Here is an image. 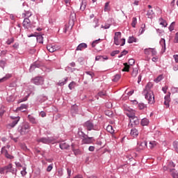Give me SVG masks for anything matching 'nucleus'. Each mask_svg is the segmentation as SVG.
I'll use <instances>...</instances> for the list:
<instances>
[{"label": "nucleus", "instance_id": "1", "mask_svg": "<svg viewBox=\"0 0 178 178\" xmlns=\"http://www.w3.org/2000/svg\"><path fill=\"white\" fill-rule=\"evenodd\" d=\"M153 86L154 85L152 83L149 82L142 92V94L145 96V99L148 101V104H150L151 105H152V104H155V97L154 96V92L151 90V88H152Z\"/></svg>", "mask_w": 178, "mask_h": 178}, {"label": "nucleus", "instance_id": "2", "mask_svg": "<svg viewBox=\"0 0 178 178\" xmlns=\"http://www.w3.org/2000/svg\"><path fill=\"white\" fill-rule=\"evenodd\" d=\"M31 127L29 122H23L20 125H19L17 131L19 132L21 136H26V134H29L30 131V129Z\"/></svg>", "mask_w": 178, "mask_h": 178}, {"label": "nucleus", "instance_id": "3", "mask_svg": "<svg viewBox=\"0 0 178 178\" xmlns=\"http://www.w3.org/2000/svg\"><path fill=\"white\" fill-rule=\"evenodd\" d=\"M4 170L6 172V175H8V173H12V175L17 176V169L13 168V165L12 163H9L8 165L4 166Z\"/></svg>", "mask_w": 178, "mask_h": 178}, {"label": "nucleus", "instance_id": "4", "mask_svg": "<svg viewBox=\"0 0 178 178\" xmlns=\"http://www.w3.org/2000/svg\"><path fill=\"white\" fill-rule=\"evenodd\" d=\"M83 127H85L88 131H91V130H97V127L94 125V123L91 120H88L84 122Z\"/></svg>", "mask_w": 178, "mask_h": 178}, {"label": "nucleus", "instance_id": "5", "mask_svg": "<svg viewBox=\"0 0 178 178\" xmlns=\"http://www.w3.org/2000/svg\"><path fill=\"white\" fill-rule=\"evenodd\" d=\"M31 83L35 86H42L44 84V78L42 76H36L31 79Z\"/></svg>", "mask_w": 178, "mask_h": 178}, {"label": "nucleus", "instance_id": "6", "mask_svg": "<svg viewBox=\"0 0 178 178\" xmlns=\"http://www.w3.org/2000/svg\"><path fill=\"white\" fill-rule=\"evenodd\" d=\"M38 143H42V144H51L54 142V138L42 137L37 139Z\"/></svg>", "mask_w": 178, "mask_h": 178}, {"label": "nucleus", "instance_id": "7", "mask_svg": "<svg viewBox=\"0 0 178 178\" xmlns=\"http://www.w3.org/2000/svg\"><path fill=\"white\" fill-rule=\"evenodd\" d=\"M124 113L129 118V120L136 116V111L129 107L124 108Z\"/></svg>", "mask_w": 178, "mask_h": 178}, {"label": "nucleus", "instance_id": "8", "mask_svg": "<svg viewBox=\"0 0 178 178\" xmlns=\"http://www.w3.org/2000/svg\"><path fill=\"white\" fill-rule=\"evenodd\" d=\"M144 54L147 56H149V55H151V54H152V56H156L157 52L155 49L147 48L144 49Z\"/></svg>", "mask_w": 178, "mask_h": 178}, {"label": "nucleus", "instance_id": "9", "mask_svg": "<svg viewBox=\"0 0 178 178\" xmlns=\"http://www.w3.org/2000/svg\"><path fill=\"white\" fill-rule=\"evenodd\" d=\"M95 141L93 137H88V135L86 138H82V144H92Z\"/></svg>", "mask_w": 178, "mask_h": 178}, {"label": "nucleus", "instance_id": "10", "mask_svg": "<svg viewBox=\"0 0 178 178\" xmlns=\"http://www.w3.org/2000/svg\"><path fill=\"white\" fill-rule=\"evenodd\" d=\"M122 38V33L120 32H115L114 35V44L115 45H120V42L119 39Z\"/></svg>", "mask_w": 178, "mask_h": 178}, {"label": "nucleus", "instance_id": "11", "mask_svg": "<svg viewBox=\"0 0 178 178\" xmlns=\"http://www.w3.org/2000/svg\"><path fill=\"white\" fill-rule=\"evenodd\" d=\"M145 148H147V141L144 140L143 142L138 143V151H143V149H145Z\"/></svg>", "mask_w": 178, "mask_h": 178}, {"label": "nucleus", "instance_id": "12", "mask_svg": "<svg viewBox=\"0 0 178 178\" xmlns=\"http://www.w3.org/2000/svg\"><path fill=\"white\" fill-rule=\"evenodd\" d=\"M1 154L7 158V159H13L15 156L9 154V152H8V150L5 147L1 148Z\"/></svg>", "mask_w": 178, "mask_h": 178}, {"label": "nucleus", "instance_id": "13", "mask_svg": "<svg viewBox=\"0 0 178 178\" xmlns=\"http://www.w3.org/2000/svg\"><path fill=\"white\" fill-rule=\"evenodd\" d=\"M10 118L11 119H13V122L10 123V127H15V126H16V124L19 123V120H20V117L11 116Z\"/></svg>", "mask_w": 178, "mask_h": 178}, {"label": "nucleus", "instance_id": "14", "mask_svg": "<svg viewBox=\"0 0 178 178\" xmlns=\"http://www.w3.org/2000/svg\"><path fill=\"white\" fill-rule=\"evenodd\" d=\"M23 27L24 29H29L31 26V21L28 17L24 18L23 22Z\"/></svg>", "mask_w": 178, "mask_h": 178}, {"label": "nucleus", "instance_id": "15", "mask_svg": "<svg viewBox=\"0 0 178 178\" xmlns=\"http://www.w3.org/2000/svg\"><path fill=\"white\" fill-rule=\"evenodd\" d=\"M129 120L131 123V122H133L134 126H138V124H140V120H138V118H137L136 115L132 117V118H131Z\"/></svg>", "mask_w": 178, "mask_h": 178}, {"label": "nucleus", "instance_id": "16", "mask_svg": "<svg viewBox=\"0 0 178 178\" xmlns=\"http://www.w3.org/2000/svg\"><path fill=\"white\" fill-rule=\"evenodd\" d=\"M86 48H87V44L81 43L77 46L76 51H83V49H86Z\"/></svg>", "mask_w": 178, "mask_h": 178}, {"label": "nucleus", "instance_id": "17", "mask_svg": "<svg viewBox=\"0 0 178 178\" xmlns=\"http://www.w3.org/2000/svg\"><path fill=\"white\" fill-rule=\"evenodd\" d=\"M47 49L49 52H55L58 49V48L55 45L49 44L47 47Z\"/></svg>", "mask_w": 178, "mask_h": 178}, {"label": "nucleus", "instance_id": "18", "mask_svg": "<svg viewBox=\"0 0 178 178\" xmlns=\"http://www.w3.org/2000/svg\"><path fill=\"white\" fill-rule=\"evenodd\" d=\"M28 119L32 124H37L38 123V121L35 119V118L33 117V115H28Z\"/></svg>", "mask_w": 178, "mask_h": 178}, {"label": "nucleus", "instance_id": "19", "mask_svg": "<svg viewBox=\"0 0 178 178\" xmlns=\"http://www.w3.org/2000/svg\"><path fill=\"white\" fill-rule=\"evenodd\" d=\"M59 147L60 149H68L70 146L67 143L62 142L60 143Z\"/></svg>", "mask_w": 178, "mask_h": 178}, {"label": "nucleus", "instance_id": "20", "mask_svg": "<svg viewBox=\"0 0 178 178\" xmlns=\"http://www.w3.org/2000/svg\"><path fill=\"white\" fill-rule=\"evenodd\" d=\"M170 172L172 178H178V172L175 168H170Z\"/></svg>", "mask_w": 178, "mask_h": 178}, {"label": "nucleus", "instance_id": "21", "mask_svg": "<svg viewBox=\"0 0 178 178\" xmlns=\"http://www.w3.org/2000/svg\"><path fill=\"white\" fill-rule=\"evenodd\" d=\"M159 24L163 27H167L168 26V22H166V20L163 19V18L161 17L159 19Z\"/></svg>", "mask_w": 178, "mask_h": 178}, {"label": "nucleus", "instance_id": "22", "mask_svg": "<svg viewBox=\"0 0 178 178\" xmlns=\"http://www.w3.org/2000/svg\"><path fill=\"white\" fill-rule=\"evenodd\" d=\"M160 45H161L162 49H163V52H165V51H166V41L165 39L162 38L160 40Z\"/></svg>", "mask_w": 178, "mask_h": 178}, {"label": "nucleus", "instance_id": "23", "mask_svg": "<svg viewBox=\"0 0 178 178\" xmlns=\"http://www.w3.org/2000/svg\"><path fill=\"white\" fill-rule=\"evenodd\" d=\"M131 137L136 138L138 136V131L136 129H132L130 133Z\"/></svg>", "mask_w": 178, "mask_h": 178}, {"label": "nucleus", "instance_id": "24", "mask_svg": "<svg viewBox=\"0 0 178 178\" xmlns=\"http://www.w3.org/2000/svg\"><path fill=\"white\" fill-rule=\"evenodd\" d=\"M67 80L68 78H64L63 80H60L58 83V86H60V87H62V86H65V84H66V83H67Z\"/></svg>", "mask_w": 178, "mask_h": 178}, {"label": "nucleus", "instance_id": "25", "mask_svg": "<svg viewBox=\"0 0 178 178\" xmlns=\"http://www.w3.org/2000/svg\"><path fill=\"white\" fill-rule=\"evenodd\" d=\"M140 124H142V126H148V124H149V120L147 118H143Z\"/></svg>", "mask_w": 178, "mask_h": 178}, {"label": "nucleus", "instance_id": "26", "mask_svg": "<svg viewBox=\"0 0 178 178\" xmlns=\"http://www.w3.org/2000/svg\"><path fill=\"white\" fill-rule=\"evenodd\" d=\"M147 16L148 17L149 19H152V17L155 16V13H154V10H147Z\"/></svg>", "mask_w": 178, "mask_h": 178}, {"label": "nucleus", "instance_id": "27", "mask_svg": "<svg viewBox=\"0 0 178 178\" xmlns=\"http://www.w3.org/2000/svg\"><path fill=\"white\" fill-rule=\"evenodd\" d=\"M36 40L39 44H42L44 42V37H42L41 35H37Z\"/></svg>", "mask_w": 178, "mask_h": 178}, {"label": "nucleus", "instance_id": "28", "mask_svg": "<svg viewBox=\"0 0 178 178\" xmlns=\"http://www.w3.org/2000/svg\"><path fill=\"white\" fill-rule=\"evenodd\" d=\"M78 135L83 140V138H86L87 137V134H85V133L83 131H78Z\"/></svg>", "mask_w": 178, "mask_h": 178}, {"label": "nucleus", "instance_id": "29", "mask_svg": "<svg viewBox=\"0 0 178 178\" xmlns=\"http://www.w3.org/2000/svg\"><path fill=\"white\" fill-rule=\"evenodd\" d=\"M106 95V92L105 91H101L99 92L97 95H96V98L97 99H99V97H101V98H102L103 97H105Z\"/></svg>", "mask_w": 178, "mask_h": 178}, {"label": "nucleus", "instance_id": "30", "mask_svg": "<svg viewBox=\"0 0 178 178\" xmlns=\"http://www.w3.org/2000/svg\"><path fill=\"white\" fill-rule=\"evenodd\" d=\"M12 76L10 74H6L3 78L0 79V83H3V81H6L8 79H10Z\"/></svg>", "mask_w": 178, "mask_h": 178}, {"label": "nucleus", "instance_id": "31", "mask_svg": "<svg viewBox=\"0 0 178 178\" xmlns=\"http://www.w3.org/2000/svg\"><path fill=\"white\" fill-rule=\"evenodd\" d=\"M106 131L108 133H111V134H113V133H115V130L113 129V127H112V125H108L106 127Z\"/></svg>", "mask_w": 178, "mask_h": 178}, {"label": "nucleus", "instance_id": "32", "mask_svg": "<svg viewBox=\"0 0 178 178\" xmlns=\"http://www.w3.org/2000/svg\"><path fill=\"white\" fill-rule=\"evenodd\" d=\"M27 108L26 104H21V106L18 108H17V111H22V112H24V109H26Z\"/></svg>", "mask_w": 178, "mask_h": 178}, {"label": "nucleus", "instance_id": "33", "mask_svg": "<svg viewBox=\"0 0 178 178\" xmlns=\"http://www.w3.org/2000/svg\"><path fill=\"white\" fill-rule=\"evenodd\" d=\"M156 141L155 140H152L149 142V148H151V149H152V148H154L155 147H156Z\"/></svg>", "mask_w": 178, "mask_h": 178}, {"label": "nucleus", "instance_id": "34", "mask_svg": "<svg viewBox=\"0 0 178 178\" xmlns=\"http://www.w3.org/2000/svg\"><path fill=\"white\" fill-rule=\"evenodd\" d=\"M27 168L26 166L22 167V170L21 171V175L22 177H24L27 175V171H26Z\"/></svg>", "mask_w": 178, "mask_h": 178}, {"label": "nucleus", "instance_id": "35", "mask_svg": "<svg viewBox=\"0 0 178 178\" xmlns=\"http://www.w3.org/2000/svg\"><path fill=\"white\" fill-rule=\"evenodd\" d=\"M124 68L122 70V72H129L130 65L127 64V63H124Z\"/></svg>", "mask_w": 178, "mask_h": 178}, {"label": "nucleus", "instance_id": "36", "mask_svg": "<svg viewBox=\"0 0 178 178\" xmlns=\"http://www.w3.org/2000/svg\"><path fill=\"white\" fill-rule=\"evenodd\" d=\"M127 42L129 44H133V42H136V38H134V36L129 37Z\"/></svg>", "mask_w": 178, "mask_h": 178}, {"label": "nucleus", "instance_id": "37", "mask_svg": "<svg viewBox=\"0 0 178 178\" xmlns=\"http://www.w3.org/2000/svg\"><path fill=\"white\" fill-rule=\"evenodd\" d=\"M57 176H58V177H62V176H63V170L62 168L58 170Z\"/></svg>", "mask_w": 178, "mask_h": 178}, {"label": "nucleus", "instance_id": "38", "mask_svg": "<svg viewBox=\"0 0 178 178\" xmlns=\"http://www.w3.org/2000/svg\"><path fill=\"white\" fill-rule=\"evenodd\" d=\"M75 86H76V82H74V81H72L68 85V87H69L70 90H73V88H74Z\"/></svg>", "mask_w": 178, "mask_h": 178}, {"label": "nucleus", "instance_id": "39", "mask_svg": "<svg viewBox=\"0 0 178 178\" xmlns=\"http://www.w3.org/2000/svg\"><path fill=\"white\" fill-rule=\"evenodd\" d=\"M176 165H175V163H173L172 161H170L168 164V168H169V172H170V169H174V168Z\"/></svg>", "mask_w": 178, "mask_h": 178}, {"label": "nucleus", "instance_id": "40", "mask_svg": "<svg viewBox=\"0 0 178 178\" xmlns=\"http://www.w3.org/2000/svg\"><path fill=\"white\" fill-rule=\"evenodd\" d=\"M136 24H137V18L136 17H133L132 18V23H131L132 27L135 28Z\"/></svg>", "mask_w": 178, "mask_h": 178}, {"label": "nucleus", "instance_id": "41", "mask_svg": "<svg viewBox=\"0 0 178 178\" xmlns=\"http://www.w3.org/2000/svg\"><path fill=\"white\" fill-rule=\"evenodd\" d=\"M175 22L171 23V24L168 27V29H169L170 31H173L175 30Z\"/></svg>", "mask_w": 178, "mask_h": 178}, {"label": "nucleus", "instance_id": "42", "mask_svg": "<svg viewBox=\"0 0 178 178\" xmlns=\"http://www.w3.org/2000/svg\"><path fill=\"white\" fill-rule=\"evenodd\" d=\"M120 79V74H117L114 76V79H113V81H119V80Z\"/></svg>", "mask_w": 178, "mask_h": 178}, {"label": "nucleus", "instance_id": "43", "mask_svg": "<svg viewBox=\"0 0 178 178\" xmlns=\"http://www.w3.org/2000/svg\"><path fill=\"white\" fill-rule=\"evenodd\" d=\"M37 68V65L33 64L31 65L30 68H29V72H34V70H35V69Z\"/></svg>", "mask_w": 178, "mask_h": 178}, {"label": "nucleus", "instance_id": "44", "mask_svg": "<svg viewBox=\"0 0 178 178\" xmlns=\"http://www.w3.org/2000/svg\"><path fill=\"white\" fill-rule=\"evenodd\" d=\"M162 79L163 76L162 75H159L156 79H154L155 83H159V81H162Z\"/></svg>", "mask_w": 178, "mask_h": 178}, {"label": "nucleus", "instance_id": "45", "mask_svg": "<svg viewBox=\"0 0 178 178\" xmlns=\"http://www.w3.org/2000/svg\"><path fill=\"white\" fill-rule=\"evenodd\" d=\"M13 42H15V38H10V39H8L7 41H6V44L8 45H10V44H13Z\"/></svg>", "mask_w": 178, "mask_h": 178}, {"label": "nucleus", "instance_id": "46", "mask_svg": "<svg viewBox=\"0 0 178 178\" xmlns=\"http://www.w3.org/2000/svg\"><path fill=\"white\" fill-rule=\"evenodd\" d=\"M120 53V51L119 50H115L111 53V56H115V55H118Z\"/></svg>", "mask_w": 178, "mask_h": 178}, {"label": "nucleus", "instance_id": "47", "mask_svg": "<svg viewBox=\"0 0 178 178\" xmlns=\"http://www.w3.org/2000/svg\"><path fill=\"white\" fill-rule=\"evenodd\" d=\"M6 66V61L5 60H0V67L3 69Z\"/></svg>", "mask_w": 178, "mask_h": 178}, {"label": "nucleus", "instance_id": "48", "mask_svg": "<svg viewBox=\"0 0 178 178\" xmlns=\"http://www.w3.org/2000/svg\"><path fill=\"white\" fill-rule=\"evenodd\" d=\"M86 3H84L83 1L81 2V6H80V9L81 10H86Z\"/></svg>", "mask_w": 178, "mask_h": 178}, {"label": "nucleus", "instance_id": "49", "mask_svg": "<svg viewBox=\"0 0 178 178\" xmlns=\"http://www.w3.org/2000/svg\"><path fill=\"white\" fill-rule=\"evenodd\" d=\"M128 63H129V65L130 66H133V65H134V64L136 63V60H134V59H133V58H130V59L129 60Z\"/></svg>", "mask_w": 178, "mask_h": 178}, {"label": "nucleus", "instance_id": "50", "mask_svg": "<svg viewBox=\"0 0 178 178\" xmlns=\"http://www.w3.org/2000/svg\"><path fill=\"white\" fill-rule=\"evenodd\" d=\"M31 15H32L31 12H30V11H25L24 17H27L29 19V17H31Z\"/></svg>", "mask_w": 178, "mask_h": 178}, {"label": "nucleus", "instance_id": "51", "mask_svg": "<svg viewBox=\"0 0 178 178\" xmlns=\"http://www.w3.org/2000/svg\"><path fill=\"white\" fill-rule=\"evenodd\" d=\"M128 51L126 50H124L121 52L120 55L118 56V58H122V56H124V55H127Z\"/></svg>", "mask_w": 178, "mask_h": 178}, {"label": "nucleus", "instance_id": "52", "mask_svg": "<svg viewBox=\"0 0 178 178\" xmlns=\"http://www.w3.org/2000/svg\"><path fill=\"white\" fill-rule=\"evenodd\" d=\"M165 101L170 102V92H168L167 95L164 97Z\"/></svg>", "mask_w": 178, "mask_h": 178}, {"label": "nucleus", "instance_id": "53", "mask_svg": "<svg viewBox=\"0 0 178 178\" xmlns=\"http://www.w3.org/2000/svg\"><path fill=\"white\" fill-rule=\"evenodd\" d=\"M137 74H138V71L134 70L131 74L132 77H137Z\"/></svg>", "mask_w": 178, "mask_h": 178}, {"label": "nucleus", "instance_id": "54", "mask_svg": "<svg viewBox=\"0 0 178 178\" xmlns=\"http://www.w3.org/2000/svg\"><path fill=\"white\" fill-rule=\"evenodd\" d=\"M140 34H143V33H144V31H145V24H142L141 25V28L140 29Z\"/></svg>", "mask_w": 178, "mask_h": 178}, {"label": "nucleus", "instance_id": "55", "mask_svg": "<svg viewBox=\"0 0 178 178\" xmlns=\"http://www.w3.org/2000/svg\"><path fill=\"white\" fill-rule=\"evenodd\" d=\"M100 39L96 40L92 42V48H95V45L99 42Z\"/></svg>", "mask_w": 178, "mask_h": 178}, {"label": "nucleus", "instance_id": "56", "mask_svg": "<svg viewBox=\"0 0 178 178\" xmlns=\"http://www.w3.org/2000/svg\"><path fill=\"white\" fill-rule=\"evenodd\" d=\"M104 10L105 12H108V10H109V2H106L105 3Z\"/></svg>", "mask_w": 178, "mask_h": 178}, {"label": "nucleus", "instance_id": "57", "mask_svg": "<svg viewBox=\"0 0 178 178\" xmlns=\"http://www.w3.org/2000/svg\"><path fill=\"white\" fill-rule=\"evenodd\" d=\"M70 17L71 20H74L76 19V13L71 12Z\"/></svg>", "mask_w": 178, "mask_h": 178}, {"label": "nucleus", "instance_id": "58", "mask_svg": "<svg viewBox=\"0 0 178 178\" xmlns=\"http://www.w3.org/2000/svg\"><path fill=\"white\" fill-rule=\"evenodd\" d=\"M52 169H54V164H50L47 168V172H51Z\"/></svg>", "mask_w": 178, "mask_h": 178}, {"label": "nucleus", "instance_id": "59", "mask_svg": "<svg viewBox=\"0 0 178 178\" xmlns=\"http://www.w3.org/2000/svg\"><path fill=\"white\" fill-rule=\"evenodd\" d=\"M86 74H88V76H90L91 79H92V77L95 76L94 72H86Z\"/></svg>", "mask_w": 178, "mask_h": 178}, {"label": "nucleus", "instance_id": "60", "mask_svg": "<svg viewBox=\"0 0 178 178\" xmlns=\"http://www.w3.org/2000/svg\"><path fill=\"white\" fill-rule=\"evenodd\" d=\"M109 27H111V24H107L105 26H104V25L101 26V28L104 29L105 30H106L107 29H109Z\"/></svg>", "mask_w": 178, "mask_h": 178}, {"label": "nucleus", "instance_id": "61", "mask_svg": "<svg viewBox=\"0 0 178 178\" xmlns=\"http://www.w3.org/2000/svg\"><path fill=\"white\" fill-rule=\"evenodd\" d=\"M138 108L139 109H144V108H145V104H144V103H140L138 104Z\"/></svg>", "mask_w": 178, "mask_h": 178}, {"label": "nucleus", "instance_id": "62", "mask_svg": "<svg viewBox=\"0 0 178 178\" xmlns=\"http://www.w3.org/2000/svg\"><path fill=\"white\" fill-rule=\"evenodd\" d=\"M94 23H95V25H93V27L95 29H97V27H98V26H99V24H98V19H95Z\"/></svg>", "mask_w": 178, "mask_h": 178}, {"label": "nucleus", "instance_id": "63", "mask_svg": "<svg viewBox=\"0 0 178 178\" xmlns=\"http://www.w3.org/2000/svg\"><path fill=\"white\" fill-rule=\"evenodd\" d=\"M103 58H104V56H97L95 57V60H102Z\"/></svg>", "mask_w": 178, "mask_h": 178}, {"label": "nucleus", "instance_id": "64", "mask_svg": "<svg viewBox=\"0 0 178 178\" xmlns=\"http://www.w3.org/2000/svg\"><path fill=\"white\" fill-rule=\"evenodd\" d=\"M173 58H174V59H175L176 63H178V55H177V54L174 55V56H173Z\"/></svg>", "mask_w": 178, "mask_h": 178}]
</instances>
